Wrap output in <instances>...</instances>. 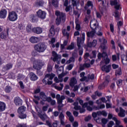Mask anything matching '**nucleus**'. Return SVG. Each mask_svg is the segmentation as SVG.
I'll use <instances>...</instances> for the list:
<instances>
[{
  "mask_svg": "<svg viewBox=\"0 0 127 127\" xmlns=\"http://www.w3.org/2000/svg\"><path fill=\"white\" fill-rule=\"evenodd\" d=\"M56 15L57 16L56 19V24L57 25H59L61 22H65L66 19V15H65V13L59 11H56Z\"/></svg>",
  "mask_w": 127,
  "mask_h": 127,
  "instance_id": "obj_1",
  "label": "nucleus"
},
{
  "mask_svg": "<svg viewBox=\"0 0 127 127\" xmlns=\"http://www.w3.org/2000/svg\"><path fill=\"white\" fill-rule=\"evenodd\" d=\"M85 33L83 32L81 34V39L80 37H77V44L78 47L79 51V54L80 56L83 55V49L81 48V45L84 43V41H85Z\"/></svg>",
  "mask_w": 127,
  "mask_h": 127,
  "instance_id": "obj_2",
  "label": "nucleus"
},
{
  "mask_svg": "<svg viewBox=\"0 0 127 127\" xmlns=\"http://www.w3.org/2000/svg\"><path fill=\"white\" fill-rule=\"evenodd\" d=\"M55 77V74L53 73L47 74L44 79H43V83L45 85H52V79Z\"/></svg>",
  "mask_w": 127,
  "mask_h": 127,
  "instance_id": "obj_3",
  "label": "nucleus"
},
{
  "mask_svg": "<svg viewBox=\"0 0 127 127\" xmlns=\"http://www.w3.org/2000/svg\"><path fill=\"white\" fill-rule=\"evenodd\" d=\"M34 97L35 99H36V100H38V101H39L40 99H41V100H42L44 102H48V103H50V101H51V97H47L45 94V93L43 92L40 93V97L36 96H34Z\"/></svg>",
  "mask_w": 127,
  "mask_h": 127,
  "instance_id": "obj_4",
  "label": "nucleus"
},
{
  "mask_svg": "<svg viewBox=\"0 0 127 127\" xmlns=\"http://www.w3.org/2000/svg\"><path fill=\"white\" fill-rule=\"evenodd\" d=\"M7 18L9 21H12L13 22L17 20L18 15H17V13H16V12L14 11H9Z\"/></svg>",
  "mask_w": 127,
  "mask_h": 127,
  "instance_id": "obj_5",
  "label": "nucleus"
},
{
  "mask_svg": "<svg viewBox=\"0 0 127 127\" xmlns=\"http://www.w3.org/2000/svg\"><path fill=\"white\" fill-rule=\"evenodd\" d=\"M26 110V107L24 106H21L18 109V117L21 120H24V119H26V114L24 113V112H25Z\"/></svg>",
  "mask_w": 127,
  "mask_h": 127,
  "instance_id": "obj_6",
  "label": "nucleus"
},
{
  "mask_svg": "<svg viewBox=\"0 0 127 127\" xmlns=\"http://www.w3.org/2000/svg\"><path fill=\"white\" fill-rule=\"evenodd\" d=\"M42 66H44V62L40 60H36L33 62V68L38 71H37L38 74L39 70L42 68Z\"/></svg>",
  "mask_w": 127,
  "mask_h": 127,
  "instance_id": "obj_7",
  "label": "nucleus"
},
{
  "mask_svg": "<svg viewBox=\"0 0 127 127\" xmlns=\"http://www.w3.org/2000/svg\"><path fill=\"white\" fill-rule=\"evenodd\" d=\"M47 48L46 45L43 43H40L38 44H37L35 46L34 48L35 50L38 52H44L45 49Z\"/></svg>",
  "mask_w": 127,
  "mask_h": 127,
  "instance_id": "obj_8",
  "label": "nucleus"
},
{
  "mask_svg": "<svg viewBox=\"0 0 127 127\" xmlns=\"http://www.w3.org/2000/svg\"><path fill=\"white\" fill-rule=\"evenodd\" d=\"M51 97H52L53 99H55L56 96L57 102L59 105H62L63 100H65V96H64V95H62V96H61L60 94H57L56 96L55 93H51Z\"/></svg>",
  "mask_w": 127,
  "mask_h": 127,
  "instance_id": "obj_9",
  "label": "nucleus"
},
{
  "mask_svg": "<svg viewBox=\"0 0 127 127\" xmlns=\"http://www.w3.org/2000/svg\"><path fill=\"white\" fill-rule=\"evenodd\" d=\"M98 59H101V58L102 57V58H103V62H104V63L105 64H109V63H110V59H109L108 58V55H107V53H103L102 54L101 53H98Z\"/></svg>",
  "mask_w": 127,
  "mask_h": 127,
  "instance_id": "obj_10",
  "label": "nucleus"
},
{
  "mask_svg": "<svg viewBox=\"0 0 127 127\" xmlns=\"http://www.w3.org/2000/svg\"><path fill=\"white\" fill-rule=\"evenodd\" d=\"M84 76L85 72H83L80 73V76L81 77V78H82L81 79H80V81H81V82H83V81H86V82H88L89 81V79H90V80H93L94 78H95V75H94V74H91V75L88 74V78L85 77Z\"/></svg>",
  "mask_w": 127,
  "mask_h": 127,
  "instance_id": "obj_11",
  "label": "nucleus"
},
{
  "mask_svg": "<svg viewBox=\"0 0 127 127\" xmlns=\"http://www.w3.org/2000/svg\"><path fill=\"white\" fill-rule=\"evenodd\" d=\"M53 56L54 57L53 60L54 62H57L58 64H60V60L61 59V56L57 54L56 52L53 51Z\"/></svg>",
  "mask_w": 127,
  "mask_h": 127,
  "instance_id": "obj_12",
  "label": "nucleus"
},
{
  "mask_svg": "<svg viewBox=\"0 0 127 127\" xmlns=\"http://www.w3.org/2000/svg\"><path fill=\"white\" fill-rule=\"evenodd\" d=\"M74 107V110H76V111H79V113L80 114H83V113H84L85 112V109L82 108L81 109V106H79V102H75L73 104Z\"/></svg>",
  "mask_w": 127,
  "mask_h": 127,
  "instance_id": "obj_13",
  "label": "nucleus"
},
{
  "mask_svg": "<svg viewBox=\"0 0 127 127\" xmlns=\"http://www.w3.org/2000/svg\"><path fill=\"white\" fill-rule=\"evenodd\" d=\"M111 5H115V7L116 9H120L122 8L121 4L118 1V0H112L110 1Z\"/></svg>",
  "mask_w": 127,
  "mask_h": 127,
  "instance_id": "obj_14",
  "label": "nucleus"
},
{
  "mask_svg": "<svg viewBox=\"0 0 127 127\" xmlns=\"http://www.w3.org/2000/svg\"><path fill=\"white\" fill-rule=\"evenodd\" d=\"M95 32H97V34L101 36L103 34L101 32V31H97L96 30H92L91 32H88L87 33V35L88 37H94L95 35Z\"/></svg>",
  "mask_w": 127,
  "mask_h": 127,
  "instance_id": "obj_15",
  "label": "nucleus"
},
{
  "mask_svg": "<svg viewBox=\"0 0 127 127\" xmlns=\"http://www.w3.org/2000/svg\"><path fill=\"white\" fill-rule=\"evenodd\" d=\"M90 27L93 30H96V31H99L98 27H97V20L95 19H93L90 22Z\"/></svg>",
  "mask_w": 127,
  "mask_h": 127,
  "instance_id": "obj_16",
  "label": "nucleus"
},
{
  "mask_svg": "<svg viewBox=\"0 0 127 127\" xmlns=\"http://www.w3.org/2000/svg\"><path fill=\"white\" fill-rule=\"evenodd\" d=\"M37 15L40 18L42 19H44L46 17V12L45 11L42 10L41 9H39L37 12Z\"/></svg>",
  "mask_w": 127,
  "mask_h": 127,
  "instance_id": "obj_17",
  "label": "nucleus"
},
{
  "mask_svg": "<svg viewBox=\"0 0 127 127\" xmlns=\"http://www.w3.org/2000/svg\"><path fill=\"white\" fill-rule=\"evenodd\" d=\"M11 68H12V64L9 63L3 66L2 71L3 72H6V71H8V70H10V69H11Z\"/></svg>",
  "mask_w": 127,
  "mask_h": 127,
  "instance_id": "obj_18",
  "label": "nucleus"
},
{
  "mask_svg": "<svg viewBox=\"0 0 127 127\" xmlns=\"http://www.w3.org/2000/svg\"><path fill=\"white\" fill-rule=\"evenodd\" d=\"M64 74H61L59 75L58 78L57 77H55L54 81L56 83H60V82H63V77Z\"/></svg>",
  "mask_w": 127,
  "mask_h": 127,
  "instance_id": "obj_19",
  "label": "nucleus"
},
{
  "mask_svg": "<svg viewBox=\"0 0 127 127\" xmlns=\"http://www.w3.org/2000/svg\"><path fill=\"white\" fill-rule=\"evenodd\" d=\"M118 116L119 117H120V118H125V117H126V111L122 107L120 108V111L118 113Z\"/></svg>",
  "mask_w": 127,
  "mask_h": 127,
  "instance_id": "obj_20",
  "label": "nucleus"
},
{
  "mask_svg": "<svg viewBox=\"0 0 127 127\" xmlns=\"http://www.w3.org/2000/svg\"><path fill=\"white\" fill-rule=\"evenodd\" d=\"M39 117L40 118V119L42 120V121H47V120H49V118L45 114V113L44 114H41L39 112Z\"/></svg>",
  "mask_w": 127,
  "mask_h": 127,
  "instance_id": "obj_21",
  "label": "nucleus"
},
{
  "mask_svg": "<svg viewBox=\"0 0 127 127\" xmlns=\"http://www.w3.org/2000/svg\"><path fill=\"white\" fill-rule=\"evenodd\" d=\"M14 102L16 106H20L22 105V100L19 97L15 98Z\"/></svg>",
  "mask_w": 127,
  "mask_h": 127,
  "instance_id": "obj_22",
  "label": "nucleus"
},
{
  "mask_svg": "<svg viewBox=\"0 0 127 127\" xmlns=\"http://www.w3.org/2000/svg\"><path fill=\"white\" fill-rule=\"evenodd\" d=\"M33 32H34V33H36L37 34H40L42 33V28L40 27H36V28H33L32 29Z\"/></svg>",
  "mask_w": 127,
  "mask_h": 127,
  "instance_id": "obj_23",
  "label": "nucleus"
},
{
  "mask_svg": "<svg viewBox=\"0 0 127 127\" xmlns=\"http://www.w3.org/2000/svg\"><path fill=\"white\" fill-rule=\"evenodd\" d=\"M30 75V79L31 81H36L37 80H38V77L35 73L33 72H30L29 73Z\"/></svg>",
  "mask_w": 127,
  "mask_h": 127,
  "instance_id": "obj_24",
  "label": "nucleus"
},
{
  "mask_svg": "<svg viewBox=\"0 0 127 127\" xmlns=\"http://www.w3.org/2000/svg\"><path fill=\"white\" fill-rule=\"evenodd\" d=\"M111 65H105L102 67L101 69L102 71H104L106 73H109V72L111 71Z\"/></svg>",
  "mask_w": 127,
  "mask_h": 127,
  "instance_id": "obj_25",
  "label": "nucleus"
},
{
  "mask_svg": "<svg viewBox=\"0 0 127 127\" xmlns=\"http://www.w3.org/2000/svg\"><path fill=\"white\" fill-rule=\"evenodd\" d=\"M30 41L31 43H37V42L40 41V38L37 37L33 36L30 38Z\"/></svg>",
  "mask_w": 127,
  "mask_h": 127,
  "instance_id": "obj_26",
  "label": "nucleus"
},
{
  "mask_svg": "<svg viewBox=\"0 0 127 127\" xmlns=\"http://www.w3.org/2000/svg\"><path fill=\"white\" fill-rule=\"evenodd\" d=\"M7 14L6 10L3 9L0 11V18H5Z\"/></svg>",
  "mask_w": 127,
  "mask_h": 127,
  "instance_id": "obj_27",
  "label": "nucleus"
},
{
  "mask_svg": "<svg viewBox=\"0 0 127 127\" xmlns=\"http://www.w3.org/2000/svg\"><path fill=\"white\" fill-rule=\"evenodd\" d=\"M77 84V79L75 77H72L70 79V81L69 82V85L70 87H74L75 85Z\"/></svg>",
  "mask_w": 127,
  "mask_h": 127,
  "instance_id": "obj_28",
  "label": "nucleus"
},
{
  "mask_svg": "<svg viewBox=\"0 0 127 127\" xmlns=\"http://www.w3.org/2000/svg\"><path fill=\"white\" fill-rule=\"evenodd\" d=\"M113 121H115L116 122V126L114 127H124V126L122 125H121V121L118 120V119L116 117H113L112 118Z\"/></svg>",
  "mask_w": 127,
  "mask_h": 127,
  "instance_id": "obj_29",
  "label": "nucleus"
},
{
  "mask_svg": "<svg viewBox=\"0 0 127 127\" xmlns=\"http://www.w3.org/2000/svg\"><path fill=\"white\" fill-rule=\"evenodd\" d=\"M77 101H78L80 105H81V106H82V107L84 108H87V106H88V103H84V101L81 99H80L79 98H77L76 99Z\"/></svg>",
  "mask_w": 127,
  "mask_h": 127,
  "instance_id": "obj_30",
  "label": "nucleus"
},
{
  "mask_svg": "<svg viewBox=\"0 0 127 127\" xmlns=\"http://www.w3.org/2000/svg\"><path fill=\"white\" fill-rule=\"evenodd\" d=\"M64 118H65V117L64 116L63 113H61L59 116V119L61 121V125H65V123L64 122Z\"/></svg>",
  "mask_w": 127,
  "mask_h": 127,
  "instance_id": "obj_31",
  "label": "nucleus"
},
{
  "mask_svg": "<svg viewBox=\"0 0 127 127\" xmlns=\"http://www.w3.org/2000/svg\"><path fill=\"white\" fill-rule=\"evenodd\" d=\"M94 5L93 4V2L91 1H88L86 4L85 8L87 9L88 7H91V8H93Z\"/></svg>",
  "mask_w": 127,
  "mask_h": 127,
  "instance_id": "obj_32",
  "label": "nucleus"
},
{
  "mask_svg": "<svg viewBox=\"0 0 127 127\" xmlns=\"http://www.w3.org/2000/svg\"><path fill=\"white\" fill-rule=\"evenodd\" d=\"M5 110V103L0 102V112H3Z\"/></svg>",
  "mask_w": 127,
  "mask_h": 127,
  "instance_id": "obj_33",
  "label": "nucleus"
},
{
  "mask_svg": "<svg viewBox=\"0 0 127 127\" xmlns=\"http://www.w3.org/2000/svg\"><path fill=\"white\" fill-rule=\"evenodd\" d=\"M54 35H55V31L54 30V28L53 27H51L50 30L49 36L51 37L52 36H54Z\"/></svg>",
  "mask_w": 127,
  "mask_h": 127,
  "instance_id": "obj_34",
  "label": "nucleus"
},
{
  "mask_svg": "<svg viewBox=\"0 0 127 127\" xmlns=\"http://www.w3.org/2000/svg\"><path fill=\"white\" fill-rule=\"evenodd\" d=\"M87 45L88 47H95L97 45V40H94L92 43H88Z\"/></svg>",
  "mask_w": 127,
  "mask_h": 127,
  "instance_id": "obj_35",
  "label": "nucleus"
},
{
  "mask_svg": "<svg viewBox=\"0 0 127 127\" xmlns=\"http://www.w3.org/2000/svg\"><path fill=\"white\" fill-rule=\"evenodd\" d=\"M97 115L98 116H103L104 117H107V112L105 111L97 112Z\"/></svg>",
  "mask_w": 127,
  "mask_h": 127,
  "instance_id": "obj_36",
  "label": "nucleus"
},
{
  "mask_svg": "<svg viewBox=\"0 0 127 127\" xmlns=\"http://www.w3.org/2000/svg\"><path fill=\"white\" fill-rule=\"evenodd\" d=\"M52 4L55 6V7H58V5H59V2L57 0H53L52 1Z\"/></svg>",
  "mask_w": 127,
  "mask_h": 127,
  "instance_id": "obj_37",
  "label": "nucleus"
},
{
  "mask_svg": "<svg viewBox=\"0 0 127 127\" xmlns=\"http://www.w3.org/2000/svg\"><path fill=\"white\" fill-rule=\"evenodd\" d=\"M113 61L120 60V56L119 55H113L112 56Z\"/></svg>",
  "mask_w": 127,
  "mask_h": 127,
  "instance_id": "obj_38",
  "label": "nucleus"
},
{
  "mask_svg": "<svg viewBox=\"0 0 127 127\" xmlns=\"http://www.w3.org/2000/svg\"><path fill=\"white\" fill-rule=\"evenodd\" d=\"M101 95L102 94L99 93V92L96 91L95 92V95L92 96V98L93 100H96V99H97V97H100Z\"/></svg>",
  "mask_w": 127,
  "mask_h": 127,
  "instance_id": "obj_39",
  "label": "nucleus"
},
{
  "mask_svg": "<svg viewBox=\"0 0 127 127\" xmlns=\"http://www.w3.org/2000/svg\"><path fill=\"white\" fill-rule=\"evenodd\" d=\"M101 101L103 102V103H106V98L103 97L99 100H97L96 101V104H97V105H100V104L101 103Z\"/></svg>",
  "mask_w": 127,
  "mask_h": 127,
  "instance_id": "obj_40",
  "label": "nucleus"
},
{
  "mask_svg": "<svg viewBox=\"0 0 127 127\" xmlns=\"http://www.w3.org/2000/svg\"><path fill=\"white\" fill-rule=\"evenodd\" d=\"M63 34L64 36H66L67 39H68V38H69V32L68 31H67V30H66L65 29H63Z\"/></svg>",
  "mask_w": 127,
  "mask_h": 127,
  "instance_id": "obj_41",
  "label": "nucleus"
},
{
  "mask_svg": "<svg viewBox=\"0 0 127 127\" xmlns=\"http://www.w3.org/2000/svg\"><path fill=\"white\" fill-rule=\"evenodd\" d=\"M106 106L104 105V104H101L100 105H99L98 107H94V109H95L96 110H101L102 109H105Z\"/></svg>",
  "mask_w": 127,
  "mask_h": 127,
  "instance_id": "obj_42",
  "label": "nucleus"
},
{
  "mask_svg": "<svg viewBox=\"0 0 127 127\" xmlns=\"http://www.w3.org/2000/svg\"><path fill=\"white\" fill-rule=\"evenodd\" d=\"M74 43H71V44L67 47L66 49L67 50H72L74 49Z\"/></svg>",
  "mask_w": 127,
  "mask_h": 127,
  "instance_id": "obj_43",
  "label": "nucleus"
},
{
  "mask_svg": "<svg viewBox=\"0 0 127 127\" xmlns=\"http://www.w3.org/2000/svg\"><path fill=\"white\" fill-rule=\"evenodd\" d=\"M24 78H25V76L21 74H18L17 77V80H23Z\"/></svg>",
  "mask_w": 127,
  "mask_h": 127,
  "instance_id": "obj_44",
  "label": "nucleus"
},
{
  "mask_svg": "<svg viewBox=\"0 0 127 127\" xmlns=\"http://www.w3.org/2000/svg\"><path fill=\"white\" fill-rule=\"evenodd\" d=\"M46 3V2H44L43 0H40L37 2V4L38 5H39V6H43L44 5V4Z\"/></svg>",
  "mask_w": 127,
  "mask_h": 127,
  "instance_id": "obj_45",
  "label": "nucleus"
},
{
  "mask_svg": "<svg viewBox=\"0 0 127 127\" xmlns=\"http://www.w3.org/2000/svg\"><path fill=\"white\" fill-rule=\"evenodd\" d=\"M33 29V28L31 27V25H28L27 26L26 30L28 32H31Z\"/></svg>",
  "mask_w": 127,
  "mask_h": 127,
  "instance_id": "obj_46",
  "label": "nucleus"
},
{
  "mask_svg": "<svg viewBox=\"0 0 127 127\" xmlns=\"http://www.w3.org/2000/svg\"><path fill=\"white\" fill-rule=\"evenodd\" d=\"M50 44H52V46L53 48H54L55 47V45L54 44L55 42V38H53L51 39V41H49Z\"/></svg>",
  "mask_w": 127,
  "mask_h": 127,
  "instance_id": "obj_47",
  "label": "nucleus"
},
{
  "mask_svg": "<svg viewBox=\"0 0 127 127\" xmlns=\"http://www.w3.org/2000/svg\"><path fill=\"white\" fill-rule=\"evenodd\" d=\"M73 66H74L73 64H70L66 66V69H67V70H68L69 71H70V70H72V69H73Z\"/></svg>",
  "mask_w": 127,
  "mask_h": 127,
  "instance_id": "obj_48",
  "label": "nucleus"
},
{
  "mask_svg": "<svg viewBox=\"0 0 127 127\" xmlns=\"http://www.w3.org/2000/svg\"><path fill=\"white\" fill-rule=\"evenodd\" d=\"M115 17L116 18L117 20H119L120 19V14L119 11H116L115 12Z\"/></svg>",
  "mask_w": 127,
  "mask_h": 127,
  "instance_id": "obj_49",
  "label": "nucleus"
},
{
  "mask_svg": "<svg viewBox=\"0 0 127 127\" xmlns=\"http://www.w3.org/2000/svg\"><path fill=\"white\" fill-rule=\"evenodd\" d=\"M11 91V87L9 86H7L5 88V91L6 93H9Z\"/></svg>",
  "mask_w": 127,
  "mask_h": 127,
  "instance_id": "obj_50",
  "label": "nucleus"
},
{
  "mask_svg": "<svg viewBox=\"0 0 127 127\" xmlns=\"http://www.w3.org/2000/svg\"><path fill=\"white\" fill-rule=\"evenodd\" d=\"M99 41L103 44H106V43H107V40H106L104 37H102V38L99 39Z\"/></svg>",
  "mask_w": 127,
  "mask_h": 127,
  "instance_id": "obj_51",
  "label": "nucleus"
},
{
  "mask_svg": "<svg viewBox=\"0 0 127 127\" xmlns=\"http://www.w3.org/2000/svg\"><path fill=\"white\" fill-rule=\"evenodd\" d=\"M116 75L117 76V75H122V69L121 68H118L116 71Z\"/></svg>",
  "mask_w": 127,
  "mask_h": 127,
  "instance_id": "obj_52",
  "label": "nucleus"
},
{
  "mask_svg": "<svg viewBox=\"0 0 127 127\" xmlns=\"http://www.w3.org/2000/svg\"><path fill=\"white\" fill-rule=\"evenodd\" d=\"M75 61V59L74 58H70L68 61H67L66 64H70L71 62H74Z\"/></svg>",
  "mask_w": 127,
  "mask_h": 127,
  "instance_id": "obj_53",
  "label": "nucleus"
},
{
  "mask_svg": "<svg viewBox=\"0 0 127 127\" xmlns=\"http://www.w3.org/2000/svg\"><path fill=\"white\" fill-rule=\"evenodd\" d=\"M109 79H110V76L108 75L106 77L105 81L104 83V85H107L109 83Z\"/></svg>",
  "mask_w": 127,
  "mask_h": 127,
  "instance_id": "obj_54",
  "label": "nucleus"
},
{
  "mask_svg": "<svg viewBox=\"0 0 127 127\" xmlns=\"http://www.w3.org/2000/svg\"><path fill=\"white\" fill-rule=\"evenodd\" d=\"M117 84L118 86H122V85H123V80L122 79H119L117 80Z\"/></svg>",
  "mask_w": 127,
  "mask_h": 127,
  "instance_id": "obj_55",
  "label": "nucleus"
},
{
  "mask_svg": "<svg viewBox=\"0 0 127 127\" xmlns=\"http://www.w3.org/2000/svg\"><path fill=\"white\" fill-rule=\"evenodd\" d=\"M46 125L48 126L49 127H52V124H51V123L48 120L46 121Z\"/></svg>",
  "mask_w": 127,
  "mask_h": 127,
  "instance_id": "obj_56",
  "label": "nucleus"
},
{
  "mask_svg": "<svg viewBox=\"0 0 127 127\" xmlns=\"http://www.w3.org/2000/svg\"><path fill=\"white\" fill-rule=\"evenodd\" d=\"M0 38H1V39H6V35L3 33H1Z\"/></svg>",
  "mask_w": 127,
  "mask_h": 127,
  "instance_id": "obj_57",
  "label": "nucleus"
},
{
  "mask_svg": "<svg viewBox=\"0 0 127 127\" xmlns=\"http://www.w3.org/2000/svg\"><path fill=\"white\" fill-rule=\"evenodd\" d=\"M19 29H20V30H24V29H25V27L24 25L22 24H20L19 25Z\"/></svg>",
  "mask_w": 127,
  "mask_h": 127,
  "instance_id": "obj_58",
  "label": "nucleus"
},
{
  "mask_svg": "<svg viewBox=\"0 0 127 127\" xmlns=\"http://www.w3.org/2000/svg\"><path fill=\"white\" fill-rule=\"evenodd\" d=\"M91 119H92V116H91V115H89L85 118V122H89Z\"/></svg>",
  "mask_w": 127,
  "mask_h": 127,
  "instance_id": "obj_59",
  "label": "nucleus"
},
{
  "mask_svg": "<svg viewBox=\"0 0 127 127\" xmlns=\"http://www.w3.org/2000/svg\"><path fill=\"white\" fill-rule=\"evenodd\" d=\"M115 125V123L113 121H110L109 123L108 124V127H112L113 126Z\"/></svg>",
  "mask_w": 127,
  "mask_h": 127,
  "instance_id": "obj_60",
  "label": "nucleus"
},
{
  "mask_svg": "<svg viewBox=\"0 0 127 127\" xmlns=\"http://www.w3.org/2000/svg\"><path fill=\"white\" fill-rule=\"evenodd\" d=\"M47 70L48 72H51V71H52V66H51L50 64H48Z\"/></svg>",
  "mask_w": 127,
  "mask_h": 127,
  "instance_id": "obj_61",
  "label": "nucleus"
},
{
  "mask_svg": "<svg viewBox=\"0 0 127 127\" xmlns=\"http://www.w3.org/2000/svg\"><path fill=\"white\" fill-rule=\"evenodd\" d=\"M19 84L20 86L21 89H24V85L23 84V82H22V81H19Z\"/></svg>",
  "mask_w": 127,
  "mask_h": 127,
  "instance_id": "obj_62",
  "label": "nucleus"
},
{
  "mask_svg": "<svg viewBox=\"0 0 127 127\" xmlns=\"http://www.w3.org/2000/svg\"><path fill=\"white\" fill-rule=\"evenodd\" d=\"M101 122L103 125H106L108 123V120L106 119H102Z\"/></svg>",
  "mask_w": 127,
  "mask_h": 127,
  "instance_id": "obj_63",
  "label": "nucleus"
},
{
  "mask_svg": "<svg viewBox=\"0 0 127 127\" xmlns=\"http://www.w3.org/2000/svg\"><path fill=\"white\" fill-rule=\"evenodd\" d=\"M16 127H26V124H18Z\"/></svg>",
  "mask_w": 127,
  "mask_h": 127,
  "instance_id": "obj_64",
  "label": "nucleus"
}]
</instances>
